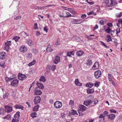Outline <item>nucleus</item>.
Listing matches in <instances>:
<instances>
[{"mask_svg":"<svg viewBox=\"0 0 122 122\" xmlns=\"http://www.w3.org/2000/svg\"><path fill=\"white\" fill-rule=\"evenodd\" d=\"M107 37L108 38V39L107 41V42H109L111 41H112L111 37L110 35H108L107 36Z\"/></svg>","mask_w":122,"mask_h":122,"instance_id":"30","label":"nucleus"},{"mask_svg":"<svg viewBox=\"0 0 122 122\" xmlns=\"http://www.w3.org/2000/svg\"><path fill=\"white\" fill-rule=\"evenodd\" d=\"M51 47V45L50 44H49L47 46V48L46 49V51H48V49Z\"/></svg>","mask_w":122,"mask_h":122,"instance_id":"51","label":"nucleus"},{"mask_svg":"<svg viewBox=\"0 0 122 122\" xmlns=\"http://www.w3.org/2000/svg\"><path fill=\"white\" fill-rule=\"evenodd\" d=\"M48 51H49V52H51L53 50V49L51 48V47L50 48H49L48 49Z\"/></svg>","mask_w":122,"mask_h":122,"instance_id":"61","label":"nucleus"},{"mask_svg":"<svg viewBox=\"0 0 122 122\" xmlns=\"http://www.w3.org/2000/svg\"><path fill=\"white\" fill-rule=\"evenodd\" d=\"M21 18V16H17L15 18V20L19 19Z\"/></svg>","mask_w":122,"mask_h":122,"instance_id":"55","label":"nucleus"},{"mask_svg":"<svg viewBox=\"0 0 122 122\" xmlns=\"http://www.w3.org/2000/svg\"><path fill=\"white\" fill-rule=\"evenodd\" d=\"M27 49L25 46H22L20 47V51L22 52H25L27 51Z\"/></svg>","mask_w":122,"mask_h":122,"instance_id":"10","label":"nucleus"},{"mask_svg":"<svg viewBox=\"0 0 122 122\" xmlns=\"http://www.w3.org/2000/svg\"><path fill=\"white\" fill-rule=\"evenodd\" d=\"M99 67L98 63L97 62H96L93 65L92 68L93 69L95 70L97 69Z\"/></svg>","mask_w":122,"mask_h":122,"instance_id":"14","label":"nucleus"},{"mask_svg":"<svg viewBox=\"0 0 122 122\" xmlns=\"http://www.w3.org/2000/svg\"><path fill=\"white\" fill-rule=\"evenodd\" d=\"M5 111H4V110L3 108H0V114L1 115H3Z\"/></svg>","mask_w":122,"mask_h":122,"instance_id":"35","label":"nucleus"},{"mask_svg":"<svg viewBox=\"0 0 122 122\" xmlns=\"http://www.w3.org/2000/svg\"><path fill=\"white\" fill-rule=\"evenodd\" d=\"M79 82V81L78 80V79H76L75 80V84L76 85H77V84H78Z\"/></svg>","mask_w":122,"mask_h":122,"instance_id":"43","label":"nucleus"},{"mask_svg":"<svg viewBox=\"0 0 122 122\" xmlns=\"http://www.w3.org/2000/svg\"><path fill=\"white\" fill-rule=\"evenodd\" d=\"M79 107L80 111H81L84 112L86 110V107L84 105H79Z\"/></svg>","mask_w":122,"mask_h":122,"instance_id":"13","label":"nucleus"},{"mask_svg":"<svg viewBox=\"0 0 122 122\" xmlns=\"http://www.w3.org/2000/svg\"><path fill=\"white\" fill-rule=\"evenodd\" d=\"M108 76L109 77V81H111L112 79V77L111 75V74H108Z\"/></svg>","mask_w":122,"mask_h":122,"instance_id":"40","label":"nucleus"},{"mask_svg":"<svg viewBox=\"0 0 122 122\" xmlns=\"http://www.w3.org/2000/svg\"><path fill=\"white\" fill-rule=\"evenodd\" d=\"M6 55V53L5 52H1L0 53V58L3 60L4 59Z\"/></svg>","mask_w":122,"mask_h":122,"instance_id":"11","label":"nucleus"},{"mask_svg":"<svg viewBox=\"0 0 122 122\" xmlns=\"http://www.w3.org/2000/svg\"><path fill=\"white\" fill-rule=\"evenodd\" d=\"M108 112L107 111H104L102 114H101L99 117L98 118H103V120H105V117L108 115Z\"/></svg>","mask_w":122,"mask_h":122,"instance_id":"3","label":"nucleus"},{"mask_svg":"<svg viewBox=\"0 0 122 122\" xmlns=\"http://www.w3.org/2000/svg\"><path fill=\"white\" fill-rule=\"evenodd\" d=\"M11 116L10 115H7L4 117V118L9 120L10 119Z\"/></svg>","mask_w":122,"mask_h":122,"instance_id":"33","label":"nucleus"},{"mask_svg":"<svg viewBox=\"0 0 122 122\" xmlns=\"http://www.w3.org/2000/svg\"><path fill=\"white\" fill-rule=\"evenodd\" d=\"M92 101L91 100H89L88 101H86V104L85 105L86 106H88L89 105L92 103Z\"/></svg>","mask_w":122,"mask_h":122,"instance_id":"24","label":"nucleus"},{"mask_svg":"<svg viewBox=\"0 0 122 122\" xmlns=\"http://www.w3.org/2000/svg\"><path fill=\"white\" fill-rule=\"evenodd\" d=\"M71 111V114L72 115H74L75 114H76L78 115V114L77 113L76 111H75L73 110H72Z\"/></svg>","mask_w":122,"mask_h":122,"instance_id":"39","label":"nucleus"},{"mask_svg":"<svg viewBox=\"0 0 122 122\" xmlns=\"http://www.w3.org/2000/svg\"><path fill=\"white\" fill-rule=\"evenodd\" d=\"M83 22V21L81 19H79V20H74L72 21L71 22L72 24H80Z\"/></svg>","mask_w":122,"mask_h":122,"instance_id":"9","label":"nucleus"},{"mask_svg":"<svg viewBox=\"0 0 122 122\" xmlns=\"http://www.w3.org/2000/svg\"><path fill=\"white\" fill-rule=\"evenodd\" d=\"M0 65L1 67L3 68H5V66L4 62V61H2L0 62Z\"/></svg>","mask_w":122,"mask_h":122,"instance_id":"31","label":"nucleus"},{"mask_svg":"<svg viewBox=\"0 0 122 122\" xmlns=\"http://www.w3.org/2000/svg\"><path fill=\"white\" fill-rule=\"evenodd\" d=\"M87 92L88 93L91 94L93 93L94 92V90L93 88L90 89L88 88L87 90Z\"/></svg>","mask_w":122,"mask_h":122,"instance_id":"17","label":"nucleus"},{"mask_svg":"<svg viewBox=\"0 0 122 122\" xmlns=\"http://www.w3.org/2000/svg\"><path fill=\"white\" fill-rule=\"evenodd\" d=\"M100 23L102 25H103L104 24V22L103 20H101L99 21Z\"/></svg>","mask_w":122,"mask_h":122,"instance_id":"60","label":"nucleus"},{"mask_svg":"<svg viewBox=\"0 0 122 122\" xmlns=\"http://www.w3.org/2000/svg\"><path fill=\"white\" fill-rule=\"evenodd\" d=\"M93 11H92L88 13H87V15H90L93 14Z\"/></svg>","mask_w":122,"mask_h":122,"instance_id":"54","label":"nucleus"},{"mask_svg":"<svg viewBox=\"0 0 122 122\" xmlns=\"http://www.w3.org/2000/svg\"><path fill=\"white\" fill-rule=\"evenodd\" d=\"M59 39H57V41L56 42V45H58L60 44V42H59Z\"/></svg>","mask_w":122,"mask_h":122,"instance_id":"53","label":"nucleus"},{"mask_svg":"<svg viewBox=\"0 0 122 122\" xmlns=\"http://www.w3.org/2000/svg\"><path fill=\"white\" fill-rule=\"evenodd\" d=\"M83 53L84 52L80 50L77 52L76 53V55L77 56H80L82 55Z\"/></svg>","mask_w":122,"mask_h":122,"instance_id":"19","label":"nucleus"},{"mask_svg":"<svg viewBox=\"0 0 122 122\" xmlns=\"http://www.w3.org/2000/svg\"><path fill=\"white\" fill-rule=\"evenodd\" d=\"M100 84V82L98 81H96L94 83V86L97 87H98L99 86Z\"/></svg>","mask_w":122,"mask_h":122,"instance_id":"29","label":"nucleus"},{"mask_svg":"<svg viewBox=\"0 0 122 122\" xmlns=\"http://www.w3.org/2000/svg\"><path fill=\"white\" fill-rule=\"evenodd\" d=\"M66 14L67 15L68 17H69L70 15H71V14L69 12H66Z\"/></svg>","mask_w":122,"mask_h":122,"instance_id":"62","label":"nucleus"},{"mask_svg":"<svg viewBox=\"0 0 122 122\" xmlns=\"http://www.w3.org/2000/svg\"><path fill=\"white\" fill-rule=\"evenodd\" d=\"M86 16V14H83L81 16V18L82 19H84V18H85Z\"/></svg>","mask_w":122,"mask_h":122,"instance_id":"59","label":"nucleus"},{"mask_svg":"<svg viewBox=\"0 0 122 122\" xmlns=\"http://www.w3.org/2000/svg\"><path fill=\"white\" fill-rule=\"evenodd\" d=\"M116 15L118 18L121 17L122 16V12H120L119 14H117Z\"/></svg>","mask_w":122,"mask_h":122,"instance_id":"38","label":"nucleus"},{"mask_svg":"<svg viewBox=\"0 0 122 122\" xmlns=\"http://www.w3.org/2000/svg\"><path fill=\"white\" fill-rule=\"evenodd\" d=\"M92 61L91 60H88L86 62V64L89 66L92 65Z\"/></svg>","mask_w":122,"mask_h":122,"instance_id":"28","label":"nucleus"},{"mask_svg":"<svg viewBox=\"0 0 122 122\" xmlns=\"http://www.w3.org/2000/svg\"><path fill=\"white\" fill-rule=\"evenodd\" d=\"M26 42L27 43L29 46H31V45H33V43L32 41L30 39H28L27 40Z\"/></svg>","mask_w":122,"mask_h":122,"instance_id":"22","label":"nucleus"},{"mask_svg":"<svg viewBox=\"0 0 122 122\" xmlns=\"http://www.w3.org/2000/svg\"><path fill=\"white\" fill-rule=\"evenodd\" d=\"M109 111L111 113L113 112L116 113V111L115 110L113 109H110V110Z\"/></svg>","mask_w":122,"mask_h":122,"instance_id":"47","label":"nucleus"},{"mask_svg":"<svg viewBox=\"0 0 122 122\" xmlns=\"http://www.w3.org/2000/svg\"><path fill=\"white\" fill-rule=\"evenodd\" d=\"M114 32H115V30H111V34L112 36H113V33H114Z\"/></svg>","mask_w":122,"mask_h":122,"instance_id":"58","label":"nucleus"},{"mask_svg":"<svg viewBox=\"0 0 122 122\" xmlns=\"http://www.w3.org/2000/svg\"><path fill=\"white\" fill-rule=\"evenodd\" d=\"M56 69V66L55 65H53L51 67V69L53 71H54Z\"/></svg>","mask_w":122,"mask_h":122,"instance_id":"41","label":"nucleus"},{"mask_svg":"<svg viewBox=\"0 0 122 122\" xmlns=\"http://www.w3.org/2000/svg\"><path fill=\"white\" fill-rule=\"evenodd\" d=\"M115 116V115L114 114L112 113L108 116L107 117L108 119H110V120H112L114 119Z\"/></svg>","mask_w":122,"mask_h":122,"instance_id":"12","label":"nucleus"},{"mask_svg":"<svg viewBox=\"0 0 122 122\" xmlns=\"http://www.w3.org/2000/svg\"><path fill=\"white\" fill-rule=\"evenodd\" d=\"M20 113L19 112H17L16 114L15 115L14 117L15 119L19 120L18 119L20 117Z\"/></svg>","mask_w":122,"mask_h":122,"instance_id":"18","label":"nucleus"},{"mask_svg":"<svg viewBox=\"0 0 122 122\" xmlns=\"http://www.w3.org/2000/svg\"><path fill=\"white\" fill-rule=\"evenodd\" d=\"M39 80L40 81L44 82L46 80V78L43 76H41L40 79H39Z\"/></svg>","mask_w":122,"mask_h":122,"instance_id":"25","label":"nucleus"},{"mask_svg":"<svg viewBox=\"0 0 122 122\" xmlns=\"http://www.w3.org/2000/svg\"><path fill=\"white\" fill-rule=\"evenodd\" d=\"M10 43H11L10 41H8L7 42L5 43V49L6 48L8 49L9 48V46L11 45V44H10Z\"/></svg>","mask_w":122,"mask_h":122,"instance_id":"20","label":"nucleus"},{"mask_svg":"<svg viewBox=\"0 0 122 122\" xmlns=\"http://www.w3.org/2000/svg\"><path fill=\"white\" fill-rule=\"evenodd\" d=\"M6 111L8 112H10L12 110V108L11 106H5V107Z\"/></svg>","mask_w":122,"mask_h":122,"instance_id":"8","label":"nucleus"},{"mask_svg":"<svg viewBox=\"0 0 122 122\" xmlns=\"http://www.w3.org/2000/svg\"><path fill=\"white\" fill-rule=\"evenodd\" d=\"M69 104L71 106H72L74 105V102L72 100H71L69 102Z\"/></svg>","mask_w":122,"mask_h":122,"instance_id":"46","label":"nucleus"},{"mask_svg":"<svg viewBox=\"0 0 122 122\" xmlns=\"http://www.w3.org/2000/svg\"><path fill=\"white\" fill-rule=\"evenodd\" d=\"M62 7L65 10H71L72 9L71 8H66V7L63 6H62Z\"/></svg>","mask_w":122,"mask_h":122,"instance_id":"45","label":"nucleus"},{"mask_svg":"<svg viewBox=\"0 0 122 122\" xmlns=\"http://www.w3.org/2000/svg\"><path fill=\"white\" fill-rule=\"evenodd\" d=\"M44 31H46V33L47 32V30H48V28L47 26L45 27L44 28Z\"/></svg>","mask_w":122,"mask_h":122,"instance_id":"52","label":"nucleus"},{"mask_svg":"<svg viewBox=\"0 0 122 122\" xmlns=\"http://www.w3.org/2000/svg\"><path fill=\"white\" fill-rule=\"evenodd\" d=\"M19 121V120L17 119H14L13 118L11 122H18Z\"/></svg>","mask_w":122,"mask_h":122,"instance_id":"42","label":"nucleus"},{"mask_svg":"<svg viewBox=\"0 0 122 122\" xmlns=\"http://www.w3.org/2000/svg\"><path fill=\"white\" fill-rule=\"evenodd\" d=\"M36 84L38 86V88H39L41 89L44 88V86L42 83H39L38 82Z\"/></svg>","mask_w":122,"mask_h":122,"instance_id":"16","label":"nucleus"},{"mask_svg":"<svg viewBox=\"0 0 122 122\" xmlns=\"http://www.w3.org/2000/svg\"><path fill=\"white\" fill-rule=\"evenodd\" d=\"M94 85V84L92 83L89 82L87 83L86 84V86L87 87H88L89 88H91Z\"/></svg>","mask_w":122,"mask_h":122,"instance_id":"21","label":"nucleus"},{"mask_svg":"<svg viewBox=\"0 0 122 122\" xmlns=\"http://www.w3.org/2000/svg\"><path fill=\"white\" fill-rule=\"evenodd\" d=\"M27 77L24 74H22L19 73L18 76V79L21 80H23L26 78Z\"/></svg>","mask_w":122,"mask_h":122,"instance_id":"5","label":"nucleus"},{"mask_svg":"<svg viewBox=\"0 0 122 122\" xmlns=\"http://www.w3.org/2000/svg\"><path fill=\"white\" fill-rule=\"evenodd\" d=\"M42 92L40 90H35V94L36 95H40L42 94Z\"/></svg>","mask_w":122,"mask_h":122,"instance_id":"15","label":"nucleus"},{"mask_svg":"<svg viewBox=\"0 0 122 122\" xmlns=\"http://www.w3.org/2000/svg\"><path fill=\"white\" fill-rule=\"evenodd\" d=\"M21 106L20 105H16L14 107L16 109H20Z\"/></svg>","mask_w":122,"mask_h":122,"instance_id":"37","label":"nucleus"},{"mask_svg":"<svg viewBox=\"0 0 122 122\" xmlns=\"http://www.w3.org/2000/svg\"><path fill=\"white\" fill-rule=\"evenodd\" d=\"M22 34L23 35H23V36L25 38L26 36H27L28 35L26 34V33L25 32H23L22 33Z\"/></svg>","mask_w":122,"mask_h":122,"instance_id":"44","label":"nucleus"},{"mask_svg":"<svg viewBox=\"0 0 122 122\" xmlns=\"http://www.w3.org/2000/svg\"><path fill=\"white\" fill-rule=\"evenodd\" d=\"M118 22L119 24H122V19L119 20Z\"/></svg>","mask_w":122,"mask_h":122,"instance_id":"64","label":"nucleus"},{"mask_svg":"<svg viewBox=\"0 0 122 122\" xmlns=\"http://www.w3.org/2000/svg\"><path fill=\"white\" fill-rule=\"evenodd\" d=\"M41 98L39 96H37L36 97L34 100V102L35 104L36 105L39 103L41 101Z\"/></svg>","mask_w":122,"mask_h":122,"instance_id":"6","label":"nucleus"},{"mask_svg":"<svg viewBox=\"0 0 122 122\" xmlns=\"http://www.w3.org/2000/svg\"><path fill=\"white\" fill-rule=\"evenodd\" d=\"M37 23H35L34 25V28L35 29L37 28Z\"/></svg>","mask_w":122,"mask_h":122,"instance_id":"56","label":"nucleus"},{"mask_svg":"<svg viewBox=\"0 0 122 122\" xmlns=\"http://www.w3.org/2000/svg\"><path fill=\"white\" fill-rule=\"evenodd\" d=\"M98 26L97 25H96L95 26L94 28V29H98Z\"/></svg>","mask_w":122,"mask_h":122,"instance_id":"63","label":"nucleus"},{"mask_svg":"<svg viewBox=\"0 0 122 122\" xmlns=\"http://www.w3.org/2000/svg\"><path fill=\"white\" fill-rule=\"evenodd\" d=\"M116 34L118 36V34L120 33V28H117L116 30Z\"/></svg>","mask_w":122,"mask_h":122,"instance_id":"36","label":"nucleus"},{"mask_svg":"<svg viewBox=\"0 0 122 122\" xmlns=\"http://www.w3.org/2000/svg\"><path fill=\"white\" fill-rule=\"evenodd\" d=\"M107 25L109 27H112V24L111 23H107Z\"/></svg>","mask_w":122,"mask_h":122,"instance_id":"50","label":"nucleus"},{"mask_svg":"<svg viewBox=\"0 0 122 122\" xmlns=\"http://www.w3.org/2000/svg\"><path fill=\"white\" fill-rule=\"evenodd\" d=\"M88 3L90 5H93L94 3V1H92L91 2H88Z\"/></svg>","mask_w":122,"mask_h":122,"instance_id":"57","label":"nucleus"},{"mask_svg":"<svg viewBox=\"0 0 122 122\" xmlns=\"http://www.w3.org/2000/svg\"><path fill=\"white\" fill-rule=\"evenodd\" d=\"M60 57L57 56L55 57V59L53 60V62L55 64H57L60 61Z\"/></svg>","mask_w":122,"mask_h":122,"instance_id":"7","label":"nucleus"},{"mask_svg":"<svg viewBox=\"0 0 122 122\" xmlns=\"http://www.w3.org/2000/svg\"><path fill=\"white\" fill-rule=\"evenodd\" d=\"M36 61V60H34L33 61L29 64L28 66H30L34 65L35 64Z\"/></svg>","mask_w":122,"mask_h":122,"instance_id":"26","label":"nucleus"},{"mask_svg":"<svg viewBox=\"0 0 122 122\" xmlns=\"http://www.w3.org/2000/svg\"><path fill=\"white\" fill-rule=\"evenodd\" d=\"M37 114V113L36 112H34L32 113L31 114L30 116L31 117H32L33 118L36 117V115Z\"/></svg>","mask_w":122,"mask_h":122,"instance_id":"32","label":"nucleus"},{"mask_svg":"<svg viewBox=\"0 0 122 122\" xmlns=\"http://www.w3.org/2000/svg\"><path fill=\"white\" fill-rule=\"evenodd\" d=\"M20 38V37H19L15 36L13 38V39L15 40V41L17 42L18 41V40Z\"/></svg>","mask_w":122,"mask_h":122,"instance_id":"34","label":"nucleus"},{"mask_svg":"<svg viewBox=\"0 0 122 122\" xmlns=\"http://www.w3.org/2000/svg\"><path fill=\"white\" fill-rule=\"evenodd\" d=\"M39 106V105H37L36 106H35L33 109V111H38V108Z\"/></svg>","mask_w":122,"mask_h":122,"instance_id":"23","label":"nucleus"},{"mask_svg":"<svg viewBox=\"0 0 122 122\" xmlns=\"http://www.w3.org/2000/svg\"><path fill=\"white\" fill-rule=\"evenodd\" d=\"M111 1V3L110 4L112 5H114L115 4L113 3L115 1V0H110Z\"/></svg>","mask_w":122,"mask_h":122,"instance_id":"49","label":"nucleus"},{"mask_svg":"<svg viewBox=\"0 0 122 122\" xmlns=\"http://www.w3.org/2000/svg\"><path fill=\"white\" fill-rule=\"evenodd\" d=\"M19 80L17 79H15L12 81L11 83V85L14 87H16L18 84Z\"/></svg>","mask_w":122,"mask_h":122,"instance_id":"1","label":"nucleus"},{"mask_svg":"<svg viewBox=\"0 0 122 122\" xmlns=\"http://www.w3.org/2000/svg\"><path fill=\"white\" fill-rule=\"evenodd\" d=\"M105 30L107 33L110 34L111 32V29L110 28L108 27L107 29Z\"/></svg>","mask_w":122,"mask_h":122,"instance_id":"27","label":"nucleus"},{"mask_svg":"<svg viewBox=\"0 0 122 122\" xmlns=\"http://www.w3.org/2000/svg\"><path fill=\"white\" fill-rule=\"evenodd\" d=\"M54 106L56 108H60L62 106V103L60 102L57 101L54 102Z\"/></svg>","mask_w":122,"mask_h":122,"instance_id":"2","label":"nucleus"},{"mask_svg":"<svg viewBox=\"0 0 122 122\" xmlns=\"http://www.w3.org/2000/svg\"><path fill=\"white\" fill-rule=\"evenodd\" d=\"M9 94L8 93H7L5 94L4 95H3V97L5 98V97H8V95Z\"/></svg>","mask_w":122,"mask_h":122,"instance_id":"48","label":"nucleus"},{"mask_svg":"<svg viewBox=\"0 0 122 122\" xmlns=\"http://www.w3.org/2000/svg\"><path fill=\"white\" fill-rule=\"evenodd\" d=\"M101 74V71L99 70H98L95 72L94 73V76L96 78H98L100 77Z\"/></svg>","mask_w":122,"mask_h":122,"instance_id":"4","label":"nucleus"}]
</instances>
